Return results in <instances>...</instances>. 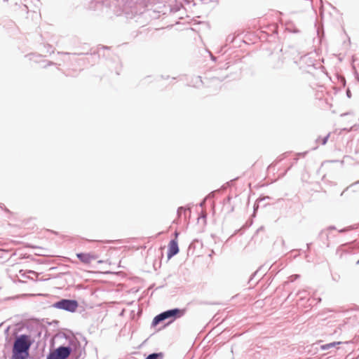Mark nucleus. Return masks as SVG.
<instances>
[{
  "label": "nucleus",
  "mask_w": 359,
  "mask_h": 359,
  "mask_svg": "<svg viewBox=\"0 0 359 359\" xmlns=\"http://www.w3.org/2000/svg\"><path fill=\"white\" fill-rule=\"evenodd\" d=\"M184 313V310L179 309H175L169 311H166L161 314L156 316L153 320V325H156L161 321L164 320L169 318H180Z\"/></svg>",
  "instance_id": "f03ea898"
},
{
  "label": "nucleus",
  "mask_w": 359,
  "mask_h": 359,
  "mask_svg": "<svg viewBox=\"0 0 359 359\" xmlns=\"http://www.w3.org/2000/svg\"><path fill=\"white\" fill-rule=\"evenodd\" d=\"M70 354V349L67 347H60L51 352L47 359H66Z\"/></svg>",
  "instance_id": "20e7f679"
},
{
  "label": "nucleus",
  "mask_w": 359,
  "mask_h": 359,
  "mask_svg": "<svg viewBox=\"0 0 359 359\" xmlns=\"http://www.w3.org/2000/svg\"><path fill=\"white\" fill-rule=\"evenodd\" d=\"M340 344H341V341H337V342L330 343L329 345H330V348H332V347H334L336 345Z\"/></svg>",
  "instance_id": "6e6552de"
},
{
  "label": "nucleus",
  "mask_w": 359,
  "mask_h": 359,
  "mask_svg": "<svg viewBox=\"0 0 359 359\" xmlns=\"http://www.w3.org/2000/svg\"><path fill=\"white\" fill-rule=\"evenodd\" d=\"M175 238H177V236H178V233H177V232H175Z\"/></svg>",
  "instance_id": "f8f14e48"
},
{
  "label": "nucleus",
  "mask_w": 359,
  "mask_h": 359,
  "mask_svg": "<svg viewBox=\"0 0 359 359\" xmlns=\"http://www.w3.org/2000/svg\"><path fill=\"white\" fill-rule=\"evenodd\" d=\"M328 348H330V346L329 344H327L321 346V349L322 350H326V349H328Z\"/></svg>",
  "instance_id": "1a4fd4ad"
},
{
  "label": "nucleus",
  "mask_w": 359,
  "mask_h": 359,
  "mask_svg": "<svg viewBox=\"0 0 359 359\" xmlns=\"http://www.w3.org/2000/svg\"><path fill=\"white\" fill-rule=\"evenodd\" d=\"M161 357H162L161 353H152V354H150L149 355H148L146 359H159V358H161Z\"/></svg>",
  "instance_id": "0eeeda50"
},
{
  "label": "nucleus",
  "mask_w": 359,
  "mask_h": 359,
  "mask_svg": "<svg viewBox=\"0 0 359 359\" xmlns=\"http://www.w3.org/2000/svg\"><path fill=\"white\" fill-rule=\"evenodd\" d=\"M76 257L84 264H90L98 257L97 255L90 252L77 253Z\"/></svg>",
  "instance_id": "39448f33"
},
{
  "label": "nucleus",
  "mask_w": 359,
  "mask_h": 359,
  "mask_svg": "<svg viewBox=\"0 0 359 359\" xmlns=\"http://www.w3.org/2000/svg\"><path fill=\"white\" fill-rule=\"evenodd\" d=\"M330 135L328 134L326 137H325L323 140H322V144H325L327 140H328V137H329Z\"/></svg>",
  "instance_id": "9d476101"
},
{
  "label": "nucleus",
  "mask_w": 359,
  "mask_h": 359,
  "mask_svg": "<svg viewBox=\"0 0 359 359\" xmlns=\"http://www.w3.org/2000/svg\"><path fill=\"white\" fill-rule=\"evenodd\" d=\"M179 252L178 243L176 239L172 240L168 244V258L170 259Z\"/></svg>",
  "instance_id": "423d86ee"
},
{
  "label": "nucleus",
  "mask_w": 359,
  "mask_h": 359,
  "mask_svg": "<svg viewBox=\"0 0 359 359\" xmlns=\"http://www.w3.org/2000/svg\"><path fill=\"white\" fill-rule=\"evenodd\" d=\"M37 255H43V256L46 255L45 253H42V252H41V253H38Z\"/></svg>",
  "instance_id": "9b49d317"
},
{
  "label": "nucleus",
  "mask_w": 359,
  "mask_h": 359,
  "mask_svg": "<svg viewBox=\"0 0 359 359\" xmlns=\"http://www.w3.org/2000/svg\"><path fill=\"white\" fill-rule=\"evenodd\" d=\"M32 344L31 337L22 334L18 337L13 344L11 359H27L29 356V349Z\"/></svg>",
  "instance_id": "f257e3e1"
},
{
  "label": "nucleus",
  "mask_w": 359,
  "mask_h": 359,
  "mask_svg": "<svg viewBox=\"0 0 359 359\" xmlns=\"http://www.w3.org/2000/svg\"><path fill=\"white\" fill-rule=\"evenodd\" d=\"M93 241H97V242L101 241L100 240H93Z\"/></svg>",
  "instance_id": "ddd939ff"
},
{
  "label": "nucleus",
  "mask_w": 359,
  "mask_h": 359,
  "mask_svg": "<svg viewBox=\"0 0 359 359\" xmlns=\"http://www.w3.org/2000/svg\"><path fill=\"white\" fill-rule=\"evenodd\" d=\"M79 306L76 300L62 299L54 304V307L66 310L70 312H75Z\"/></svg>",
  "instance_id": "7ed1b4c3"
}]
</instances>
